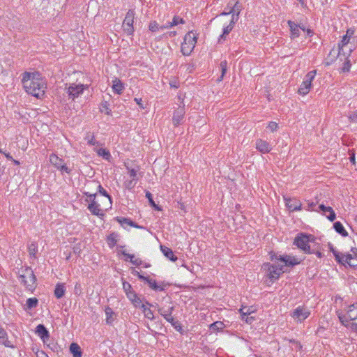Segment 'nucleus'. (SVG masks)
I'll use <instances>...</instances> for the list:
<instances>
[{
	"label": "nucleus",
	"instance_id": "nucleus-34",
	"mask_svg": "<svg viewBox=\"0 0 357 357\" xmlns=\"http://www.w3.org/2000/svg\"><path fill=\"white\" fill-rule=\"evenodd\" d=\"M28 252L31 257H36V255L38 252V245L35 242H32L28 246Z\"/></svg>",
	"mask_w": 357,
	"mask_h": 357
},
{
	"label": "nucleus",
	"instance_id": "nucleus-54",
	"mask_svg": "<svg viewBox=\"0 0 357 357\" xmlns=\"http://www.w3.org/2000/svg\"><path fill=\"white\" fill-rule=\"evenodd\" d=\"M231 14H232L231 19L230 20L229 24H232V26H234L235 24V23L238 21V20L239 18V15L235 14L234 13H231Z\"/></svg>",
	"mask_w": 357,
	"mask_h": 357
},
{
	"label": "nucleus",
	"instance_id": "nucleus-40",
	"mask_svg": "<svg viewBox=\"0 0 357 357\" xmlns=\"http://www.w3.org/2000/svg\"><path fill=\"white\" fill-rule=\"evenodd\" d=\"M333 255L335 256L336 261L338 263L345 265L344 259H345L346 255H343V254L340 255L339 252H337L333 250Z\"/></svg>",
	"mask_w": 357,
	"mask_h": 357
},
{
	"label": "nucleus",
	"instance_id": "nucleus-63",
	"mask_svg": "<svg viewBox=\"0 0 357 357\" xmlns=\"http://www.w3.org/2000/svg\"><path fill=\"white\" fill-rule=\"evenodd\" d=\"M314 250V252L312 253H314L319 258H321L322 257V256H323L322 253L320 251H319V250H316L315 248H314L313 245L311 248V250Z\"/></svg>",
	"mask_w": 357,
	"mask_h": 357
},
{
	"label": "nucleus",
	"instance_id": "nucleus-11",
	"mask_svg": "<svg viewBox=\"0 0 357 357\" xmlns=\"http://www.w3.org/2000/svg\"><path fill=\"white\" fill-rule=\"evenodd\" d=\"M351 253L346 254L344 262L351 267H357V252L356 248L351 249Z\"/></svg>",
	"mask_w": 357,
	"mask_h": 357
},
{
	"label": "nucleus",
	"instance_id": "nucleus-18",
	"mask_svg": "<svg viewBox=\"0 0 357 357\" xmlns=\"http://www.w3.org/2000/svg\"><path fill=\"white\" fill-rule=\"evenodd\" d=\"M338 318L341 323L346 327L351 329L352 331H357V323H351L346 318V315H343L342 314H338Z\"/></svg>",
	"mask_w": 357,
	"mask_h": 357
},
{
	"label": "nucleus",
	"instance_id": "nucleus-6",
	"mask_svg": "<svg viewBox=\"0 0 357 357\" xmlns=\"http://www.w3.org/2000/svg\"><path fill=\"white\" fill-rule=\"evenodd\" d=\"M316 74V70H312L305 75L303 82H302L298 91L300 94L304 96L309 93L311 88L312 81L314 79Z\"/></svg>",
	"mask_w": 357,
	"mask_h": 357
},
{
	"label": "nucleus",
	"instance_id": "nucleus-8",
	"mask_svg": "<svg viewBox=\"0 0 357 357\" xmlns=\"http://www.w3.org/2000/svg\"><path fill=\"white\" fill-rule=\"evenodd\" d=\"M349 36H348V35H344L342 40L338 43L337 53L334 50H332L330 52L329 56H333V58L339 57L342 61V56L344 58L346 56V53L344 52V47L349 43Z\"/></svg>",
	"mask_w": 357,
	"mask_h": 357
},
{
	"label": "nucleus",
	"instance_id": "nucleus-55",
	"mask_svg": "<svg viewBox=\"0 0 357 357\" xmlns=\"http://www.w3.org/2000/svg\"><path fill=\"white\" fill-rule=\"evenodd\" d=\"M137 181H134L131 179L130 181H127L126 182V186L128 189L132 188L136 185Z\"/></svg>",
	"mask_w": 357,
	"mask_h": 357
},
{
	"label": "nucleus",
	"instance_id": "nucleus-38",
	"mask_svg": "<svg viewBox=\"0 0 357 357\" xmlns=\"http://www.w3.org/2000/svg\"><path fill=\"white\" fill-rule=\"evenodd\" d=\"M220 68L221 70V76L220 77V78H218V81H221L222 80L226 72H227V61L224 60V61H222L220 63Z\"/></svg>",
	"mask_w": 357,
	"mask_h": 357
},
{
	"label": "nucleus",
	"instance_id": "nucleus-1",
	"mask_svg": "<svg viewBox=\"0 0 357 357\" xmlns=\"http://www.w3.org/2000/svg\"><path fill=\"white\" fill-rule=\"evenodd\" d=\"M22 77L23 86L29 94L38 98L45 95L46 82L38 72H24Z\"/></svg>",
	"mask_w": 357,
	"mask_h": 357
},
{
	"label": "nucleus",
	"instance_id": "nucleus-56",
	"mask_svg": "<svg viewBox=\"0 0 357 357\" xmlns=\"http://www.w3.org/2000/svg\"><path fill=\"white\" fill-rule=\"evenodd\" d=\"M98 190H99V192L103 196L105 197H107L109 198V201L111 202V197H109V195L107 194V191L100 185H98Z\"/></svg>",
	"mask_w": 357,
	"mask_h": 357
},
{
	"label": "nucleus",
	"instance_id": "nucleus-10",
	"mask_svg": "<svg viewBox=\"0 0 357 357\" xmlns=\"http://www.w3.org/2000/svg\"><path fill=\"white\" fill-rule=\"evenodd\" d=\"M85 86L84 84H73L67 89V93L70 98L75 99L82 93Z\"/></svg>",
	"mask_w": 357,
	"mask_h": 357
},
{
	"label": "nucleus",
	"instance_id": "nucleus-46",
	"mask_svg": "<svg viewBox=\"0 0 357 357\" xmlns=\"http://www.w3.org/2000/svg\"><path fill=\"white\" fill-rule=\"evenodd\" d=\"M117 220L122 226L126 225L130 226L131 224H132V221L128 218H117Z\"/></svg>",
	"mask_w": 357,
	"mask_h": 357
},
{
	"label": "nucleus",
	"instance_id": "nucleus-51",
	"mask_svg": "<svg viewBox=\"0 0 357 357\" xmlns=\"http://www.w3.org/2000/svg\"><path fill=\"white\" fill-rule=\"evenodd\" d=\"M57 169L59 170L62 174L63 172H66L67 174H70V169L65 165L64 162L62 165H61L60 167Z\"/></svg>",
	"mask_w": 357,
	"mask_h": 357
},
{
	"label": "nucleus",
	"instance_id": "nucleus-50",
	"mask_svg": "<svg viewBox=\"0 0 357 357\" xmlns=\"http://www.w3.org/2000/svg\"><path fill=\"white\" fill-rule=\"evenodd\" d=\"M348 118L351 122L357 121V110L352 112L348 114Z\"/></svg>",
	"mask_w": 357,
	"mask_h": 357
},
{
	"label": "nucleus",
	"instance_id": "nucleus-9",
	"mask_svg": "<svg viewBox=\"0 0 357 357\" xmlns=\"http://www.w3.org/2000/svg\"><path fill=\"white\" fill-rule=\"evenodd\" d=\"M135 18V13L132 10H129L123 20V30L128 34L132 35L134 31L133 22Z\"/></svg>",
	"mask_w": 357,
	"mask_h": 357
},
{
	"label": "nucleus",
	"instance_id": "nucleus-5",
	"mask_svg": "<svg viewBox=\"0 0 357 357\" xmlns=\"http://www.w3.org/2000/svg\"><path fill=\"white\" fill-rule=\"evenodd\" d=\"M197 43V37L192 31L188 32L184 37L183 43L181 44V52L183 55H189Z\"/></svg>",
	"mask_w": 357,
	"mask_h": 357
},
{
	"label": "nucleus",
	"instance_id": "nucleus-14",
	"mask_svg": "<svg viewBox=\"0 0 357 357\" xmlns=\"http://www.w3.org/2000/svg\"><path fill=\"white\" fill-rule=\"evenodd\" d=\"M185 114L184 107H179L174 113L172 118L173 123L175 126H178L182 121Z\"/></svg>",
	"mask_w": 357,
	"mask_h": 357
},
{
	"label": "nucleus",
	"instance_id": "nucleus-26",
	"mask_svg": "<svg viewBox=\"0 0 357 357\" xmlns=\"http://www.w3.org/2000/svg\"><path fill=\"white\" fill-rule=\"evenodd\" d=\"M333 228L340 235H342L344 237H346L348 236L347 231L344 229L342 224L340 222H335L333 224Z\"/></svg>",
	"mask_w": 357,
	"mask_h": 357
},
{
	"label": "nucleus",
	"instance_id": "nucleus-52",
	"mask_svg": "<svg viewBox=\"0 0 357 357\" xmlns=\"http://www.w3.org/2000/svg\"><path fill=\"white\" fill-rule=\"evenodd\" d=\"M351 67V63L349 59H347V61H345L343 63V67L342 68V71L344 72H349Z\"/></svg>",
	"mask_w": 357,
	"mask_h": 357
},
{
	"label": "nucleus",
	"instance_id": "nucleus-36",
	"mask_svg": "<svg viewBox=\"0 0 357 357\" xmlns=\"http://www.w3.org/2000/svg\"><path fill=\"white\" fill-rule=\"evenodd\" d=\"M118 235L115 233L109 234L107 237V243L109 248H113L117 242Z\"/></svg>",
	"mask_w": 357,
	"mask_h": 357
},
{
	"label": "nucleus",
	"instance_id": "nucleus-29",
	"mask_svg": "<svg viewBox=\"0 0 357 357\" xmlns=\"http://www.w3.org/2000/svg\"><path fill=\"white\" fill-rule=\"evenodd\" d=\"M121 253L130 259V261L135 266L141 264L142 261L139 259H135L134 255L128 254L125 250H122Z\"/></svg>",
	"mask_w": 357,
	"mask_h": 357
},
{
	"label": "nucleus",
	"instance_id": "nucleus-35",
	"mask_svg": "<svg viewBox=\"0 0 357 357\" xmlns=\"http://www.w3.org/2000/svg\"><path fill=\"white\" fill-rule=\"evenodd\" d=\"M146 282L148 283L149 286L155 291H162L164 289L157 284V282L155 280L151 278H148L146 280Z\"/></svg>",
	"mask_w": 357,
	"mask_h": 357
},
{
	"label": "nucleus",
	"instance_id": "nucleus-59",
	"mask_svg": "<svg viewBox=\"0 0 357 357\" xmlns=\"http://www.w3.org/2000/svg\"><path fill=\"white\" fill-rule=\"evenodd\" d=\"M173 27V25H172V22H167L165 24L162 25V26H160V29L161 31H163L166 29H170Z\"/></svg>",
	"mask_w": 357,
	"mask_h": 357
},
{
	"label": "nucleus",
	"instance_id": "nucleus-43",
	"mask_svg": "<svg viewBox=\"0 0 357 357\" xmlns=\"http://www.w3.org/2000/svg\"><path fill=\"white\" fill-rule=\"evenodd\" d=\"M159 24L155 21H152L149 23V29L152 32H155L160 30Z\"/></svg>",
	"mask_w": 357,
	"mask_h": 357
},
{
	"label": "nucleus",
	"instance_id": "nucleus-48",
	"mask_svg": "<svg viewBox=\"0 0 357 357\" xmlns=\"http://www.w3.org/2000/svg\"><path fill=\"white\" fill-rule=\"evenodd\" d=\"M171 22H172V25H173V26H174L179 24H184L185 21L182 18L178 17V16H174Z\"/></svg>",
	"mask_w": 357,
	"mask_h": 357
},
{
	"label": "nucleus",
	"instance_id": "nucleus-60",
	"mask_svg": "<svg viewBox=\"0 0 357 357\" xmlns=\"http://www.w3.org/2000/svg\"><path fill=\"white\" fill-rule=\"evenodd\" d=\"M7 337V333L6 331L0 326V338L4 339Z\"/></svg>",
	"mask_w": 357,
	"mask_h": 357
},
{
	"label": "nucleus",
	"instance_id": "nucleus-49",
	"mask_svg": "<svg viewBox=\"0 0 357 357\" xmlns=\"http://www.w3.org/2000/svg\"><path fill=\"white\" fill-rule=\"evenodd\" d=\"M128 174H129V176H130V178L131 179H133L134 181H137L138 180L137 171V170H135L134 169H129Z\"/></svg>",
	"mask_w": 357,
	"mask_h": 357
},
{
	"label": "nucleus",
	"instance_id": "nucleus-4",
	"mask_svg": "<svg viewBox=\"0 0 357 357\" xmlns=\"http://www.w3.org/2000/svg\"><path fill=\"white\" fill-rule=\"evenodd\" d=\"M294 244L305 254H312L314 252V250H311L312 244H314L312 236L301 234L294 239Z\"/></svg>",
	"mask_w": 357,
	"mask_h": 357
},
{
	"label": "nucleus",
	"instance_id": "nucleus-30",
	"mask_svg": "<svg viewBox=\"0 0 357 357\" xmlns=\"http://www.w3.org/2000/svg\"><path fill=\"white\" fill-rule=\"evenodd\" d=\"M94 150L96 151V153H98V155L99 156L102 157L104 159H105L107 160H110L111 154L109 152V151L106 150L105 149H102V148H100V149L95 148Z\"/></svg>",
	"mask_w": 357,
	"mask_h": 357
},
{
	"label": "nucleus",
	"instance_id": "nucleus-57",
	"mask_svg": "<svg viewBox=\"0 0 357 357\" xmlns=\"http://www.w3.org/2000/svg\"><path fill=\"white\" fill-rule=\"evenodd\" d=\"M278 126V123H275V122H270L268 123V128L271 130V131H275L277 130Z\"/></svg>",
	"mask_w": 357,
	"mask_h": 357
},
{
	"label": "nucleus",
	"instance_id": "nucleus-64",
	"mask_svg": "<svg viewBox=\"0 0 357 357\" xmlns=\"http://www.w3.org/2000/svg\"><path fill=\"white\" fill-rule=\"evenodd\" d=\"M36 357H49L44 351H38L36 353Z\"/></svg>",
	"mask_w": 357,
	"mask_h": 357
},
{
	"label": "nucleus",
	"instance_id": "nucleus-31",
	"mask_svg": "<svg viewBox=\"0 0 357 357\" xmlns=\"http://www.w3.org/2000/svg\"><path fill=\"white\" fill-rule=\"evenodd\" d=\"M112 88L116 93L120 94L122 93V91L124 89V86H123V84H122V82L119 79H116L113 82Z\"/></svg>",
	"mask_w": 357,
	"mask_h": 357
},
{
	"label": "nucleus",
	"instance_id": "nucleus-21",
	"mask_svg": "<svg viewBox=\"0 0 357 357\" xmlns=\"http://www.w3.org/2000/svg\"><path fill=\"white\" fill-rule=\"evenodd\" d=\"M160 250L163 255L172 261H176L177 260L178 258L174 255L172 249L165 245H160Z\"/></svg>",
	"mask_w": 357,
	"mask_h": 357
},
{
	"label": "nucleus",
	"instance_id": "nucleus-13",
	"mask_svg": "<svg viewBox=\"0 0 357 357\" xmlns=\"http://www.w3.org/2000/svg\"><path fill=\"white\" fill-rule=\"evenodd\" d=\"M174 310V307H169V314H164V318L169 322L172 326L174 327L178 331L181 330V326L178 321L175 320L174 318L172 316V311Z\"/></svg>",
	"mask_w": 357,
	"mask_h": 357
},
{
	"label": "nucleus",
	"instance_id": "nucleus-27",
	"mask_svg": "<svg viewBox=\"0 0 357 357\" xmlns=\"http://www.w3.org/2000/svg\"><path fill=\"white\" fill-rule=\"evenodd\" d=\"M70 351L74 357H81L82 351L80 347L76 343H72L70 346Z\"/></svg>",
	"mask_w": 357,
	"mask_h": 357
},
{
	"label": "nucleus",
	"instance_id": "nucleus-62",
	"mask_svg": "<svg viewBox=\"0 0 357 357\" xmlns=\"http://www.w3.org/2000/svg\"><path fill=\"white\" fill-rule=\"evenodd\" d=\"M135 101L137 102V104L142 109L144 108V105L143 104V101L142 98H135Z\"/></svg>",
	"mask_w": 357,
	"mask_h": 357
},
{
	"label": "nucleus",
	"instance_id": "nucleus-15",
	"mask_svg": "<svg viewBox=\"0 0 357 357\" xmlns=\"http://www.w3.org/2000/svg\"><path fill=\"white\" fill-rule=\"evenodd\" d=\"M319 208L321 211L327 217V218L333 222L336 218V215L333 209L331 206H326L324 204H320Z\"/></svg>",
	"mask_w": 357,
	"mask_h": 357
},
{
	"label": "nucleus",
	"instance_id": "nucleus-24",
	"mask_svg": "<svg viewBox=\"0 0 357 357\" xmlns=\"http://www.w3.org/2000/svg\"><path fill=\"white\" fill-rule=\"evenodd\" d=\"M66 287L64 284H57L54 289V295L57 298H61L64 296Z\"/></svg>",
	"mask_w": 357,
	"mask_h": 357
},
{
	"label": "nucleus",
	"instance_id": "nucleus-23",
	"mask_svg": "<svg viewBox=\"0 0 357 357\" xmlns=\"http://www.w3.org/2000/svg\"><path fill=\"white\" fill-rule=\"evenodd\" d=\"M50 162L56 169H58L60 165L64 162L63 159L53 153L50 155Z\"/></svg>",
	"mask_w": 357,
	"mask_h": 357
},
{
	"label": "nucleus",
	"instance_id": "nucleus-44",
	"mask_svg": "<svg viewBox=\"0 0 357 357\" xmlns=\"http://www.w3.org/2000/svg\"><path fill=\"white\" fill-rule=\"evenodd\" d=\"M85 139L87 140V143L90 145H96L98 142L95 139L94 135L90 133H88L86 137H85Z\"/></svg>",
	"mask_w": 357,
	"mask_h": 357
},
{
	"label": "nucleus",
	"instance_id": "nucleus-20",
	"mask_svg": "<svg viewBox=\"0 0 357 357\" xmlns=\"http://www.w3.org/2000/svg\"><path fill=\"white\" fill-rule=\"evenodd\" d=\"M146 305L151 306L152 305L150 303H149L148 301H146V304L142 303L139 307L142 310L144 317L146 318H147L150 320H153L154 319L153 312L151 310L146 307Z\"/></svg>",
	"mask_w": 357,
	"mask_h": 357
},
{
	"label": "nucleus",
	"instance_id": "nucleus-41",
	"mask_svg": "<svg viewBox=\"0 0 357 357\" xmlns=\"http://www.w3.org/2000/svg\"><path fill=\"white\" fill-rule=\"evenodd\" d=\"M146 197L149 199V204L154 207L157 211H160L161 208L155 203L153 199L152 194L150 192H146Z\"/></svg>",
	"mask_w": 357,
	"mask_h": 357
},
{
	"label": "nucleus",
	"instance_id": "nucleus-61",
	"mask_svg": "<svg viewBox=\"0 0 357 357\" xmlns=\"http://www.w3.org/2000/svg\"><path fill=\"white\" fill-rule=\"evenodd\" d=\"M253 317H249V315H247L245 317V319H243L247 324H251L252 321H254Z\"/></svg>",
	"mask_w": 357,
	"mask_h": 357
},
{
	"label": "nucleus",
	"instance_id": "nucleus-58",
	"mask_svg": "<svg viewBox=\"0 0 357 357\" xmlns=\"http://www.w3.org/2000/svg\"><path fill=\"white\" fill-rule=\"evenodd\" d=\"M74 292L75 294H77V295H79L82 293V287H81L80 284L77 283L75 284Z\"/></svg>",
	"mask_w": 357,
	"mask_h": 357
},
{
	"label": "nucleus",
	"instance_id": "nucleus-42",
	"mask_svg": "<svg viewBox=\"0 0 357 357\" xmlns=\"http://www.w3.org/2000/svg\"><path fill=\"white\" fill-rule=\"evenodd\" d=\"M224 324L222 321H215L210 326V328L213 331L222 330Z\"/></svg>",
	"mask_w": 357,
	"mask_h": 357
},
{
	"label": "nucleus",
	"instance_id": "nucleus-7",
	"mask_svg": "<svg viewBox=\"0 0 357 357\" xmlns=\"http://www.w3.org/2000/svg\"><path fill=\"white\" fill-rule=\"evenodd\" d=\"M310 314V310L303 306H298L291 313V317L297 322H302Z\"/></svg>",
	"mask_w": 357,
	"mask_h": 357
},
{
	"label": "nucleus",
	"instance_id": "nucleus-37",
	"mask_svg": "<svg viewBox=\"0 0 357 357\" xmlns=\"http://www.w3.org/2000/svg\"><path fill=\"white\" fill-rule=\"evenodd\" d=\"M355 309L353 308L351 305L349 306L347 310V316L346 318L349 320H355L357 319V313L354 312Z\"/></svg>",
	"mask_w": 357,
	"mask_h": 357
},
{
	"label": "nucleus",
	"instance_id": "nucleus-16",
	"mask_svg": "<svg viewBox=\"0 0 357 357\" xmlns=\"http://www.w3.org/2000/svg\"><path fill=\"white\" fill-rule=\"evenodd\" d=\"M256 149L262 153H268L271 150L269 143L261 139L257 140Z\"/></svg>",
	"mask_w": 357,
	"mask_h": 357
},
{
	"label": "nucleus",
	"instance_id": "nucleus-47",
	"mask_svg": "<svg viewBox=\"0 0 357 357\" xmlns=\"http://www.w3.org/2000/svg\"><path fill=\"white\" fill-rule=\"evenodd\" d=\"M123 289L124 291L126 292V296H128V294L129 292H135L132 290L131 284L127 282H123Z\"/></svg>",
	"mask_w": 357,
	"mask_h": 357
},
{
	"label": "nucleus",
	"instance_id": "nucleus-3",
	"mask_svg": "<svg viewBox=\"0 0 357 357\" xmlns=\"http://www.w3.org/2000/svg\"><path fill=\"white\" fill-rule=\"evenodd\" d=\"M20 279L22 284H23L26 289L29 291H33L36 287V278L33 273V270L26 267L22 269L20 272Z\"/></svg>",
	"mask_w": 357,
	"mask_h": 357
},
{
	"label": "nucleus",
	"instance_id": "nucleus-2",
	"mask_svg": "<svg viewBox=\"0 0 357 357\" xmlns=\"http://www.w3.org/2000/svg\"><path fill=\"white\" fill-rule=\"evenodd\" d=\"M271 260L275 259L277 261L274 264H264V268L266 270L267 276L271 281L277 280L285 271L287 266H294L300 263L298 258L289 255L280 256L278 258L275 254H271Z\"/></svg>",
	"mask_w": 357,
	"mask_h": 357
},
{
	"label": "nucleus",
	"instance_id": "nucleus-25",
	"mask_svg": "<svg viewBox=\"0 0 357 357\" xmlns=\"http://www.w3.org/2000/svg\"><path fill=\"white\" fill-rule=\"evenodd\" d=\"M288 24L290 28L291 35L292 38H296L299 36V27L292 21H288Z\"/></svg>",
	"mask_w": 357,
	"mask_h": 357
},
{
	"label": "nucleus",
	"instance_id": "nucleus-28",
	"mask_svg": "<svg viewBox=\"0 0 357 357\" xmlns=\"http://www.w3.org/2000/svg\"><path fill=\"white\" fill-rule=\"evenodd\" d=\"M228 7H229V10L231 13H235L240 15V13L242 10V6L239 3L238 1H236L234 5H231V3H228Z\"/></svg>",
	"mask_w": 357,
	"mask_h": 357
},
{
	"label": "nucleus",
	"instance_id": "nucleus-22",
	"mask_svg": "<svg viewBox=\"0 0 357 357\" xmlns=\"http://www.w3.org/2000/svg\"><path fill=\"white\" fill-rule=\"evenodd\" d=\"M127 297L135 307H139L143 303L135 292H129Z\"/></svg>",
	"mask_w": 357,
	"mask_h": 357
},
{
	"label": "nucleus",
	"instance_id": "nucleus-17",
	"mask_svg": "<svg viewBox=\"0 0 357 357\" xmlns=\"http://www.w3.org/2000/svg\"><path fill=\"white\" fill-rule=\"evenodd\" d=\"M89 210L90 212L97 216H102L104 215V213L101 208H100L99 204H98L94 199L91 200V203L88 206Z\"/></svg>",
	"mask_w": 357,
	"mask_h": 357
},
{
	"label": "nucleus",
	"instance_id": "nucleus-12",
	"mask_svg": "<svg viewBox=\"0 0 357 357\" xmlns=\"http://www.w3.org/2000/svg\"><path fill=\"white\" fill-rule=\"evenodd\" d=\"M287 207L291 211L301 210L302 204L301 202L296 199H291L284 197Z\"/></svg>",
	"mask_w": 357,
	"mask_h": 357
},
{
	"label": "nucleus",
	"instance_id": "nucleus-33",
	"mask_svg": "<svg viewBox=\"0 0 357 357\" xmlns=\"http://www.w3.org/2000/svg\"><path fill=\"white\" fill-rule=\"evenodd\" d=\"M234 26L232 24H229L227 26L224 27L222 34L218 38V43H222V40H225L226 36H227L233 29Z\"/></svg>",
	"mask_w": 357,
	"mask_h": 357
},
{
	"label": "nucleus",
	"instance_id": "nucleus-45",
	"mask_svg": "<svg viewBox=\"0 0 357 357\" xmlns=\"http://www.w3.org/2000/svg\"><path fill=\"white\" fill-rule=\"evenodd\" d=\"M100 112H104L107 115L111 114V109L108 107V104L107 102H102L101 104Z\"/></svg>",
	"mask_w": 357,
	"mask_h": 357
},
{
	"label": "nucleus",
	"instance_id": "nucleus-32",
	"mask_svg": "<svg viewBox=\"0 0 357 357\" xmlns=\"http://www.w3.org/2000/svg\"><path fill=\"white\" fill-rule=\"evenodd\" d=\"M255 312L252 307H243L239 310V312L241 315V319H244L247 315H250Z\"/></svg>",
	"mask_w": 357,
	"mask_h": 357
},
{
	"label": "nucleus",
	"instance_id": "nucleus-39",
	"mask_svg": "<svg viewBox=\"0 0 357 357\" xmlns=\"http://www.w3.org/2000/svg\"><path fill=\"white\" fill-rule=\"evenodd\" d=\"M38 301L36 298H30L27 299L26 305L28 309H31L36 307L38 305Z\"/></svg>",
	"mask_w": 357,
	"mask_h": 357
},
{
	"label": "nucleus",
	"instance_id": "nucleus-19",
	"mask_svg": "<svg viewBox=\"0 0 357 357\" xmlns=\"http://www.w3.org/2000/svg\"><path fill=\"white\" fill-rule=\"evenodd\" d=\"M36 333L38 334V336H40V337L43 340L44 342H45L46 339H48L50 337L49 331L43 324H39L37 326Z\"/></svg>",
	"mask_w": 357,
	"mask_h": 357
},
{
	"label": "nucleus",
	"instance_id": "nucleus-53",
	"mask_svg": "<svg viewBox=\"0 0 357 357\" xmlns=\"http://www.w3.org/2000/svg\"><path fill=\"white\" fill-rule=\"evenodd\" d=\"M2 344L6 347H10V348L15 347L13 342L11 341H10L9 340H8L6 337L3 339Z\"/></svg>",
	"mask_w": 357,
	"mask_h": 357
}]
</instances>
